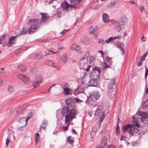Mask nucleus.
Listing matches in <instances>:
<instances>
[{
  "label": "nucleus",
  "mask_w": 148,
  "mask_h": 148,
  "mask_svg": "<svg viewBox=\"0 0 148 148\" xmlns=\"http://www.w3.org/2000/svg\"><path fill=\"white\" fill-rule=\"evenodd\" d=\"M62 114L63 116L65 117V123H68L71 122L76 117V113L74 109L71 110L67 107L64 106L62 109Z\"/></svg>",
  "instance_id": "1"
},
{
  "label": "nucleus",
  "mask_w": 148,
  "mask_h": 148,
  "mask_svg": "<svg viewBox=\"0 0 148 148\" xmlns=\"http://www.w3.org/2000/svg\"><path fill=\"white\" fill-rule=\"evenodd\" d=\"M139 115L142 117V118H137L136 119L133 117V125L134 126L139 127V123L140 121L145 125H148V114L145 112H143L139 113Z\"/></svg>",
  "instance_id": "2"
},
{
  "label": "nucleus",
  "mask_w": 148,
  "mask_h": 148,
  "mask_svg": "<svg viewBox=\"0 0 148 148\" xmlns=\"http://www.w3.org/2000/svg\"><path fill=\"white\" fill-rule=\"evenodd\" d=\"M127 18L125 16L121 17L116 21L115 22L114 27L115 29L118 32L122 30V27L125 25L127 21Z\"/></svg>",
  "instance_id": "3"
},
{
  "label": "nucleus",
  "mask_w": 148,
  "mask_h": 148,
  "mask_svg": "<svg viewBox=\"0 0 148 148\" xmlns=\"http://www.w3.org/2000/svg\"><path fill=\"white\" fill-rule=\"evenodd\" d=\"M115 79H111L109 84L108 87V95L109 97L111 98L113 97L116 93V85L115 84Z\"/></svg>",
  "instance_id": "4"
},
{
  "label": "nucleus",
  "mask_w": 148,
  "mask_h": 148,
  "mask_svg": "<svg viewBox=\"0 0 148 148\" xmlns=\"http://www.w3.org/2000/svg\"><path fill=\"white\" fill-rule=\"evenodd\" d=\"M88 60L87 58H82L80 60L79 63V65L81 69H84L87 67V68L85 69L87 71H88L90 70V67H91L90 66H87V63Z\"/></svg>",
  "instance_id": "5"
},
{
  "label": "nucleus",
  "mask_w": 148,
  "mask_h": 148,
  "mask_svg": "<svg viewBox=\"0 0 148 148\" xmlns=\"http://www.w3.org/2000/svg\"><path fill=\"white\" fill-rule=\"evenodd\" d=\"M27 124L25 118L23 117L20 118L18 119V123L17 127V130L19 131L23 130Z\"/></svg>",
  "instance_id": "6"
},
{
  "label": "nucleus",
  "mask_w": 148,
  "mask_h": 148,
  "mask_svg": "<svg viewBox=\"0 0 148 148\" xmlns=\"http://www.w3.org/2000/svg\"><path fill=\"white\" fill-rule=\"evenodd\" d=\"M90 99L93 101L98 100L100 97V94L98 91L92 92L89 96Z\"/></svg>",
  "instance_id": "7"
},
{
  "label": "nucleus",
  "mask_w": 148,
  "mask_h": 148,
  "mask_svg": "<svg viewBox=\"0 0 148 148\" xmlns=\"http://www.w3.org/2000/svg\"><path fill=\"white\" fill-rule=\"evenodd\" d=\"M42 78L41 76H36L35 77L33 81V85L34 88L39 86V83L42 82Z\"/></svg>",
  "instance_id": "8"
},
{
  "label": "nucleus",
  "mask_w": 148,
  "mask_h": 148,
  "mask_svg": "<svg viewBox=\"0 0 148 148\" xmlns=\"http://www.w3.org/2000/svg\"><path fill=\"white\" fill-rule=\"evenodd\" d=\"M17 77L25 84H28L30 83L29 78L26 76L19 74L17 75Z\"/></svg>",
  "instance_id": "9"
},
{
  "label": "nucleus",
  "mask_w": 148,
  "mask_h": 148,
  "mask_svg": "<svg viewBox=\"0 0 148 148\" xmlns=\"http://www.w3.org/2000/svg\"><path fill=\"white\" fill-rule=\"evenodd\" d=\"M75 98H68L65 100L66 104L69 107H72L75 105Z\"/></svg>",
  "instance_id": "10"
},
{
  "label": "nucleus",
  "mask_w": 148,
  "mask_h": 148,
  "mask_svg": "<svg viewBox=\"0 0 148 148\" xmlns=\"http://www.w3.org/2000/svg\"><path fill=\"white\" fill-rule=\"evenodd\" d=\"M89 77L87 74L84 75L83 77L82 82L79 86V87H81L83 88V89H84L85 88L87 87V86H86L85 84L86 82H87V80H88Z\"/></svg>",
  "instance_id": "11"
},
{
  "label": "nucleus",
  "mask_w": 148,
  "mask_h": 148,
  "mask_svg": "<svg viewBox=\"0 0 148 148\" xmlns=\"http://www.w3.org/2000/svg\"><path fill=\"white\" fill-rule=\"evenodd\" d=\"M97 80L91 78L89 81L87 80V82H86V84H87L89 86H96L97 85Z\"/></svg>",
  "instance_id": "12"
},
{
  "label": "nucleus",
  "mask_w": 148,
  "mask_h": 148,
  "mask_svg": "<svg viewBox=\"0 0 148 148\" xmlns=\"http://www.w3.org/2000/svg\"><path fill=\"white\" fill-rule=\"evenodd\" d=\"M129 133L132 135H136L139 134L137 128L132 125Z\"/></svg>",
  "instance_id": "13"
},
{
  "label": "nucleus",
  "mask_w": 148,
  "mask_h": 148,
  "mask_svg": "<svg viewBox=\"0 0 148 148\" xmlns=\"http://www.w3.org/2000/svg\"><path fill=\"white\" fill-rule=\"evenodd\" d=\"M102 107L101 106H98L95 111V116H97V118L99 117L102 113Z\"/></svg>",
  "instance_id": "14"
},
{
  "label": "nucleus",
  "mask_w": 148,
  "mask_h": 148,
  "mask_svg": "<svg viewBox=\"0 0 148 148\" xmlns=\"http://www.w3.org/2000/svg\"><path fill=\"white\" fill-rule=\"evenodd\" d=\"M81 42L84 44L85 45H88L91 43L90 40L86 37H84L81 39Z\"/></svg>",
  "instance_id": "15"
},
{
  "label": "nucleus",
  "mask_w": 148,
  "mask_h": 148,
  "mask_svg": "<svg viewBox=\"0 0 148 148\" xmlns=\"http://www.w3.org/2000/svg\"><path fill=\"white\" fill-rule=\"evenodd\" d=\"M71 48L72 50H75L78 53H81L82 52V49L78 45H74L71 47Z\"/></svg>",
  "instance_id": "16"
},
{
  "label": "nucleus",
  "mask_w": 148,
  "mask_h": 148,
  "mask_svg": "<svg viewBox=\"0 0 148 148\" xmlns=\"http://www.w3.org/2000/svg\"><path fill=\"white\" fill-rule=\"evenodd\" d=\"M45 63L47 65L52 66L56 68H57L58 67L57 64L54 63L52 60H46L45 61Z\"/></svg>",
  "instance_id": "17"
},
{
  "label": "nucleus",
  "mask_w": 148,
  "mask_h": 148,
  "mask_svg": "<svg viewBox=\"0 0 148 148\" xmlns=\"http://www.w3.org/2000/svg\"><path fill=\"white\" fill-rule=\"evenodd\" d=\"M99 75V74H98V73H96V71H94L92 73L91 78L97 81V80L99 79L100 78Z\"/></svg>",
  "instance_id": "18"
},
{
  "label": "nucleus",
  "mask_w": 148,
  "mask_h": 148,
  "mask_svg": "<svg viewBox=\"0 0 148 148\" xmlns=\"http://www.w3.org/2000/svg\"><path fill=\"white\" fill-rule=\"evenodd\" d=\"M131 126V125L129 124L127 125H125L123 126L122 128V131L124 132H129V131L130 130Z\"/></svg>",
  "instance_id": "19"
},
{
  "label": "nucleus",
  "mask_w": 148,
  "mask_h": 148,
  "mask_svg": "<svg viewBox=\"0 0 148 148\" xmlns=\"http://www.w3.org/2000/svg\"><path fill=\"white\" fill-rule=\"evenodd\" d=\"M107 138L106 137H104L101 139V147H105L107 144Z\"/></svg>",
  "instance_id": "20"
},
{
  "label": "nucleus",
  "mask_w": 148,
  "mask_h": 148,
  "mask_svg": "<svg viewBox=\"0 0 148 148\" xmlns=\"http://www.w3.org/2000/svg\"><path fill=\"white\" fill-rule=\"evenodd\" d=\"M41 22L37 19H29V22L28 23L29 24H35L37 23V24H40Z\"/></svg>",
  "instance_id": "21"
},
{
  "label": "nucleus",
  "mask_w": 148,
  "mask_h": 148,
  "mask_svg": "<svg viewBox=\"0 0 148 148\" xmlns=\"http://www.w3.org/2000/svg\"><path fill=\"white\" fill-rule=\"evenodd\" d=\"M84 91V89H83V88L79 86L74 92V94L76 95L80 93H83Z\"/></svg>",
  "instance_id": "22"
},
{
  "label": "nucleus",
  "mask_w": 148,
  "mask_h": 148,
  "mask_svg": "<svg viewBox=\"0 0 148 148\" xmlns=\"http://www.w3.org/2000/svg\"><path fill=\"white\" fill-rule=\"evenodd\" d=\"M61 6L63 8L64 10L66 9L69 7L70 5L66 1H64L61 4Z\"/></svg>",
  "instance_id": "23"
},
{
  "label": "nucleus",
  "mask_w": 148,
  "mask_h": 148,
  "mask_svg": "<svg viewBox=\"0 0 148 148\" xmlns=\"http://www.w3.org/2000/svg\"><path fill=\"white\" fill-rule=\"evenodd\" d=\"M109 17V16L107 14L105 13H103L102 15L103 21L105 23H108L109 22V21L108 18Z\"/></svg>",
  "instance_id": "24"
},
{
  "label": "nucleus",
  "mask_w": 148,
  "mask_h": 148,
  "mask_svg": "<svg viewBox=\"0 0 148 148\" xmlns=\"http://www.w3.org/2000/svg\"><path fill=\"white\" fill-rule=\"evenodd\" d=\"M36 29L37 28L35 25H32L29 29V33L31 34L32 33L34 32Z\"/></svg>",
  "instance_id": "25"
},
{
  "label": "nucleus",
  "mask_w": 148,
  "mask_h": 148,
  "mask_svg": "<svg viewBox=\"0 0 148 148\" xmlns=\"http://www.w3.org/2000/svg\"><path fill=\"white\" fill-rule=\"evenodd\" d=\"M16 37V36H14L10 38L9 40V43L10 45H14L15 43V38Z\"/></svg>",
  "instance_id": "26"
},
{
  "label": "nucleus",
  "mask_w": 148,
  "mask_h": 148,
  "mask_svg": "<svg viewBox=\"0 0 148 148\" xmlns=\"http://www.w3.org/2000/svg\"><path fill=\"white\" fill-rule=\"evenodd\" d=\"M63 93L65 95H70L71 93V90L68 88H63Z\"/></svg>",
  "instance_id": "27"
},
{
  "label": "nucleus",
  "mask_w": 148,
  "mask_h": 148,
  "mask_svg": "<svg viewBox=\"0 0 148 148\" xmlns=\"http://www.w3.org/2000/svg\"><path fill=\"white\" fill-rule=\"evenodd\" d=\"M98 27L97 26H95V27H90L89 29V32L90 34H93L95 32L96 30L98 29Z\"/></svg>",
  "instance_id": "28"
},
{
  "label": "nucleus",
  "mask_w": 148,
  "mask_h": 148,
  "mask_svg": "<svg viewBox=\"0 0 148 148\" xmlns=\"http://www.w3.org/2000/svg\"><path fill=\"white\" fill-rule=\"evenodd\" d=\"M148 105V100L146 99L145 101L143 102L142 104V107L143 109L145 110L146 109Z\"/></svg>",
  "instance_id": "29"
},
{
  "label": "nucleus",
  "mask_w": 148,
  "mask_h": 148,
  "mask_svg": "<svg viewBox=\"0 0 148 148\" xmlns=\"http://www.w3.org/2000/svg\"><path fill=\"white\" fill-rule=\"evenodd\" d=\"M17 69L21 71H24L26 69V67L23 65H20L17 67Z\"/></svg>",
  "instance_id": "30"
},
{
  "label": "nucleus",
  "mask_w": 148,
  "mask_h": 148,
  "mask_svg": "<svg viewBox=\"0 0 148 148\" xmlns=\"http://www.w3.org/2000/svg\"><path fill=\"white\" fill-rule=\"evenodd\" d=\"M28 31V28L26 27H23L22 29H21V35L25 34Z\"/></svg>",
  "instance_id": "31"
},
{
  "label": "nucleus",
  "mask_w": 148,
  "mask_h": 148,
  "mask_svg": "<svg viewBox=\"0 0 148 148\" xmlns=\"http://www.w3.org/2000/svg\"><path fill=\"white\" fill-rule=\"evenodd\" d=\"M8 90L10 93H12L14 90V87L12 85H10L8 87Z\"/></svg>",
  "instance_id": "32"
},
{
  "label": "nucleus",
  "mask_w": 148,
  "mask_h": 148,
  "mask_svg": "<svg viewBox=\"0 0 148 148\" xmlns=\"http://www.w3.org/2000/svg\"><path fill=\"white\" fill-rule=\"evenodd\" d=\"M47 124V121L45 120H44L43 121V122L41 125V127L40 128V130H41L42 129L43 130H44Z\"/></svg>",
  "instance_id": "33"
},
{
  "label": "nucleus",
  "mask_w": 148,
  "mask_h": 148,
  "mask_svg": "<svg viewBox=\"0 0 148 148\" xmlns=\"http://www.w3.org/2000/svg\"><path fill=\"white\" fill-rule=\"evenodd\" d=\"M96 130L95 128L92 129V130L90 133V135L92 138H94L96 135Z\"/></svg>",
  "instance_id": "34"
},
{
  "label": "nucleus",
  "mask_w": 148,
  "mask_h": 148,
  "mask_svg": "<svg viewBox=\"0 0 148 148\" xmlns=\"http://www.w3.org/2000/svg\"><path fill=\"white\" fill-rule=\"evenodd\" d=\"M81 1V0H71V3L74 5H77L79 4Z\"/></svg>",
  "instance_id": "35"
},
{
  "label": "nucleus",
  "mask_w": 148,
  "mask_h": 148,
  "mask_svg": "<svg viewBox=\"0 0 148 148\" xmlns=\"http://www.w3.org/2000/svg\"><path fill=\"white\" fill-rule=\"evenodd\" d=\"M62 61L64 63H66L67 60V57L66 55H63L61 57Z\"/></svg>",
  "instance_id": "36"
},
{
  "label": "nucleus",
  "mask_w": 148,
  "mask_h": 148,
  "mask_svg": "<svg viewBox=\"0 0 148 148\" xmlns=\"http://www.w3.org/2000/svg\"><path fill=\"white\" fill-rule=\"evenodd\" d=\"M41 14L42 15V18L41 20L42 21L41 22V23L42 21H45L46 20L48 19V18L46 16V15L43 13H41Z\"/></svg>",
  "instance_id": "37"
},
{
  "label": "nucleus",
  "mask_w": 148,
  "mask_h": 148,
  "mask_svg": "<svg viewBox=\"0 0 148 148\" xmlns=\"http://www.w3.org/2000/svg\"><path fill=\"white\" fill-rule=\"evenodd\" d=\"M57 52H53L52 51L49 49L45 51V53L46 55L51 54L52 53H56Z\"/></svg>",
  "instance_id": "38"
},
{
  "label": "nucleus",
  "mask_w": 148,
  "mask_h": 148,
  "mask_svg": "<svg viewBox=\"0 0 148 148\" xmlns=\"http://www.w3.org/2000/svg\"><path fill=\"white\" fill-rule=\"evenodd\" d=\"M43 56L42 54L40 53H36L35 55L34 58L36 59H38L42 58Z\"/></svg>",
  "instance_id": "39"
},
{
  "label": "nucleus",
  "mask_w": 148,
  "mask_h": 148,
  "mask_svg": "<svg viewBox=\"0 0 148 148\" xmlns=\"http://www.w3.org/2000/svg\"><path fill=\"white\" fill-rule=\"evenodd\" d=\"M67 140L68 143L71 144L74 141L73 138L71 136H69L67 137Z\"/></svg>",
  "instance_id": "40"
},
{
  "label": "nucleus",
  "mask_w": 148,
  "mask_h": 148,
  "mask_svg": "<svg viewBox=\"0 0 148 148\" xmlns=\"http://www.w3.org/2000/svg\"><path fill=\"white\" fill-rule=\"evenodd\" d=\"M35 141L36 143H37L39 141L40 138V136L38 133H36L35 135Z\"/></svg>",
  "instance_id": "41"
},
{
  "label": "nucleus",
  "mask_w": 148,
  "mask_h": 148,
  "mask_svg": "<svg viewBox=\"0 0 148 148\" xmlns=\"http://www.w3.org/2000/svg\"><path fill=\"white\" fill-rule=\"evenodd\" d=\"M93 69L94 70V71H96V73H98V74H100L101 73L100 69L98 67L95 66L93 68Z\"/></svg>",
  "instance_id": "42"
},
{
  "label": "nucleus",
  "mask_w": 148,
  "mask_h": 148,
  "mask_svg": "<svg viewBox=\"0 0 148 148\" xmlns=\"http://www.w3.org/2000/svg\"><path fill=\"white\" fill-rule=\"evenodd\" d=\"M71 122H69L68 123H66L67 125L66 126H62V128L64 131V132H65L66 131L68 130V129L69 126L70 125V123Z\"/></svg>",
  "instance_id": "43"
},
{
  "label": "nucleus",
  "mask_w": 148,
  "mask_h": 148,
  "mask_svg": "<svg viewBox=\"0 0 148 148\" xmlns=\"http://www.w3.org/2000/svg\"><path fill=\"white\" fill-rule=\"evenodd\" d=\"M15 33L17 36L21 35V29L19 28L18 29L15 31Z\"/></svg>",
  "instance_id": "44"
},
{
  "label": "nucleus",
  "mask_w": 148,
  "mask_h": 148,
  "mask_svg": "<svg viewBox=\"0 0 148 148\" xmlns=\"http://www.w3.org/2000/svg\"><path fill=\"white\" fill-rule=\"evenodd\" d=\"M118 123H119L118 122L117 125V127L116 130V134L117 136H118L119 134V127L118 125Z\"/></svg>",
  "instance_id": "45"
},
{
  "label": "nucleus",
  "mask_w": 148,
  "mask_h": 148,
  "mask_svg": "<svg viewBox=\"0 0 148 148\" xmlns=\"http://www.w3.org/2000/svg\"><path fill=\"white\" fill-rule=\"evenodd\" d=\"M111 58H110L108 56H107L106 58V60L109 64H112V61L111 60Z\"/></svg>",
  "instance_id": "46"
},
{
  "label": "nucleus",
  "mask_w": 148,
  "mask_h": 148,
  "mask_svg": "<svg viewBox=\"0 0 148 148\" xmlns=\"http://www.w3.org/2000/svg\"><path fill=\"white\" fill-rule=\"evenodd\" d=\"M89 53L88 52H87L85 54L84 57L83 58H87V60L89 58Z\"/></svg>",
  "instance_id": "47"
},
{
  "label": "nucleus",
  "mask_w": 148,
  "mask_h": 148,
  "mask_svg": "<svg viewBox=\"0 0 148 148\" xmlns=\"http://www.w3.org/2000/svg\"><path fill=\"white\" fill-rule=\"evenodd\" d=\"M6 36L5 35H4L0 37V40L2 42L3 41L5 40Z\"/></svg>",
  "instance_id": "48"
},
{
  "label": "nucleus",
  "mask_w": 148,
  "mask_h": 148,
  "mask_svg": "<svg viewBox=\"0 0 148 148\" xmlns=\"http://www.w3.org/2000/svg\"><path fill=\"white\" fill-rule=\"evenodd\" d=\"M113 40V37H111L108 39L106 40L105 42L107 44H108L110 42L112 41Z\"/></svg>",
  "instance_id": "49"
},
{
  "label": "nucleus",
  "mask_w": 148,
  "mask_h": 148,
  "mask_svg": "<svg viewBox=\"0 0 148 148\" xmlns=\"http://www.w3.org/2000/svg\"><path fill=\"white\" fill-rule=\"evenodd\" d=\"M28 106H27L26 105H24L22 106L21 108L22 111H23L25 110Z\"/></svg>",
  "instance_id": "50"
},
{
  "label": "nucleus",
  "mask_w": 148,
  "mask_h": 148,
  "mask_svg": "<svg viewBox=\"0 0 148 148\" xmlns=\"http://www.w3.org/2000/svg\"><path fill=\"white\" fill-rule=\"evenodd\" d=\"M98 43L99 44H102L104 45L105 44V41L103 39H100L98 41Z\"/></svg>",
  "instance_id": "51"
},
{
  "label": "nucleus",
  "mask_w": 148,
  "mask_h": 148,
  "mask_svg": "<svg viewBox=\"0 0 148 148\" xmlns=\"http://www.w3.org/2000/svg\"><path fill=\"white\" fill-rule=\"evenodd\" d=\"M93 59H94V58L93 57H89V58L88 59V60H89V61H88V62L89 64H91L92 62Z\"/></svg>",
  "instance_id": "52"
},
{
  "label": "nucleus",
  "mask_w": 148,
  "mask_h": 148,
  "mask_svg": "<svg viewBox=\"0 0 148 148\" xmlns=\"http://www.w3.org/2000/svg\"><path fill=\"white\" fill-rule=\"evenodd\" d=\"M115 2H111L110 4V5L111 8L113 7H114L115 6Z\"/></svg>",
  "instance_id": "53"
},
{
  "label": "nucleus",
  "mask_w": 148,
  "mask_h": 148,
  "mask_svg": "<svg viewBox=\"0 0 148 148\" xmlns=\"http://www.w3.org/2000/svg\"><path fill=\"white\" fill-rule=\"evenodd\" d=\"M119 47H120V50L121 51L123 55L124 53H125V50L124 49L122 48V47H121V46L120 45H119Z\"/></svg>",
  "instance_id": "54"
},
{
  "label": "nucleus",
  "mask_w": 148,
  "mask_h": 148,
  "mask_svg": "<svg viewBox=\"0 0 148 148\" xmlns=\"http://www.w3.org/2000/svg\"><path fill=\"white\" fill-rule=\"evenodd\" d=\"M68 30H69L68 29H64V30H63L61 32V33H60L62 35H64L66 32H67L68 31Z\"/></svg>",
  "instance_id": "55"
},
{
  "label": "nucleus",
  "mask_w": 148,
  "mask_h": 148,
  "mask_svg": "<svg viewBox=\"0 0 148 148\" xmlns=\"http://www.w3.org/2000/svg\"><path fill=\"white\" fill-rule=\"evenodd\" d=\"M139 8L140 10V12H142L145 10L144 7L142 5H141L139 7Z\"/></svg>",
  "instance_id": "56"
},
{
  "label": "nucleus",
  "mask_w": 148,
  "mask_h": 148,
  "mask_svg": "<svg viewBox=\"0 0 148 148\" xmlns=\"http://www.w3.org/2000/svg\"><path fill=\"white\" fill-rule=\"evenodd\" d=\"M22 111L21 107L17 109L16 112L17 113H19Z\"/></svg>",
  "instance_id": "57"
},
{
  "label": "nucleus",
  "mask_w": 148,
  "mask_h": 148,
  "mask_svg": "<svg viewBox=\"0 0 148 148\" xmlns=\"http://www.w3.org/2000/svg\"><path fill=\"white\" fill-rule=\"evenodd\" d=\"M121 37V35H119L117 36L113 37V40H114L117 39H120Z\"/></svg>",
  "instance_id": "58"
},
{
  "label": "nucleus",
  "mask_w": 148,
  "mask_h": 148,
  "mask_svg": "<svg viewBox=\"0 0 148 148\" xmlns=\"http://www.w3.org/2000/svg\"><path fill=\"white\" fill-rule=\"evenodd\" d=\"M31 116H27V117L25 119V121H26V123H27V122L31 118Z\"/></svg>",
  "instance_id": "59"
},
{
  "label": "nucleus",
  "mask_w": 148,
  "mask_h": 148,
  "mask_svg": "<svg viewBox=\"0 0 148 148\" xmlns=\"http://www.w3.org/2000/svg\"><path fill=\"white\" fill-rule=\"evenodd\" d=\"M104 66L105 68H108L109 67V66L106 63L104 62Z\"/></svg>",
  "instance_id": "60"
},
{
  "label": "nucleus",
  "mask_w": 148,
  "mask_h": 148,
  "mask_svg": "<svg viewBox=\"0 0 148 148\" xmlns=\"http://www.w3.org/2000/svg\"><path fill=\"white\" fill-rule=\"evenodd\" d=\"M6 142L5 143V145L7 147L8 145V144L10 142V140L8 138H7L6 140Z\"/></svg>",
  "instance_id": "61"
},
{
  "label": "nucleus",
  "mask_w": 148,
  "mask_h": 148,
  "mask_svg": "<svg viewBox=\"0 0 148 148\" xmlns=\"http://www.w3.org/2000/svg\"><path fill=\"white\" fill-rule=\"evenodd\" d=\"M5 73V72L4 70V68H1L0 69V74H2L3 73Z\"/></svg>",
  "instance_id": "62"
},
{
  "label": "nucleus",
  "mask_w": 148,
  "mask_h": 148,
  "mask_svg": "<svg viewBox=\"0 0 148 148\" xmlns=\"http://www.w3.org/2000/svg\"><path fill=\"white\" fill-rule=\"evenodd\" d=\"M57 47L58 49H61L63 48V47L61 45H59Z\"/></svg>",
  "instance_id": "63"
},
{
  "label": "nucleus",
  "mask_w": 148,
  "mask_h": 148,
  "mask_svg": "<svg viewBox=\"0 0 148 148\" xmlns=\"http://www.w3.org/2000/svg\"><path fill=\"white\" fill-rule=\"evenodd\" d=\"M142 61H141L140 60L139 62H138L137 64V65L138 66H141L142 65Z\"/></svg>",
  "instance_id": "64"
}]
</instances>
